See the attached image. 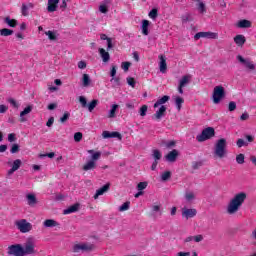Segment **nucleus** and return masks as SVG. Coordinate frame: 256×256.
<instances>
[{
  "label": "nucleus",
  "mask_w": 256,
  "mask_h": 256,
  "mask_svg": "<svg viewBox=\"0 0 256 256\" xmlns=\"http://www.w3.org/2000/svg\"><path fill=\"white\" fill-rule=\"evenodd\" d=\"M11 153H19V145L18 144H13L11 149H10Z\"/></svg>",
  "instance_id": "obj_50"
},
{
  "label": "nucleus",
  "mask_w": 256,
  "mask_h": 256,
  "mask_svg": "<svg viewBox=\"0 0 256 256\" xmlns=\"http://www.w3.org/2000/svg\"><path fill=\"white\" fill-rule=\"evenodd\" d=\"M21 13L24 17H27V15H29V7L27 6V4H22Z\"/></svg>",
  "instance_id": "obj_40"
},
{
  "label": "nucleus",
  "mask_w": 256,
  "mask_h": 256,
  "mask_svg": "<svg viewBox=\"0 0 256 256\" xmlns=\"http://www.w3.org/2000/svg\"><path fill=\"white\" fill-rule=\"evenodd\" d=\"M97 105H99V100L94 99L92 100L89 104H88V111L90 113H93V110L95 109V107H97Z\"/></svg>",
  "instance_id": "obj_35"
},
{
  "label": "nucleus",
  "mask_w": 256,
  "mask_h": 256,
  "mask_svg": "<svg viewBox=\"0 0 256 256\" xmlns=\"http://www.w3.org/2000/svg\"><path fill=\"white\" fill-rule=\"evenodd\" d=\"M45 35H47L48 39H50V41H57V35L55 34V32L49 30L45 32Z\"/></svg>",
  "instance_id": "obj_36"
},
{
  "label": "nucleus",
  "mask_w": 256,
  "mask_h": 256,
  "mask_svg": "<svg viewBox=\"0 0 256 256\" xmlns=\"http://www.w3.org/2000/svg\"><path fill=\"white\" fill-rule=\"evenodd\" d=\"M7 109H9L6 105H0V113H7Z\"/></svg>",
  "instance_id": "obj_63"
},
{
  "label": "nucleus",
  "mask_w": 256,
  "mask_h": 256,
  "mask_svg": "<svg viewBox=\"0 0 256 256\" xmlns=\"http://www.w3.org/2000/svg\"><path fill=\"white\" fill-rule=\"evenodd\" d=\"M69 117H71V114L69 112H65L63 117L60 118L61 123H65V121H68Z\"/></svg>",
  "instance_id": "obj_48"
},
{
  "label": "nucleus",
  "mask_w": 256,
  "mask_h": 256,
  "mask_svg": "<svg viewBox=\"0 0 256 256\" xmlns=\"http://www.w3.org/2000/svg\"><path fill=\"white\" fill-rule=\"evenodd\" d=\"M44 227H58L59 222L53 219H47L43 222Z\"/></svg>",
  "instance_id": "obj_30"
},
{
  "label": "nucleus",
  "mask_w": 256,
  "mask_h": 256,
  "mask_svg": "<svg viewBox=\"0 0 256 256\" xmlns=\"http://www.w3.org/2000/svg\"><path fill=\"white\" fill-rule=\"evenodd\" d=\"M123 71H129V68L131 67V63L130 62H123L121 65Z\"/></svg>",
  "instance_id": "obj_49"
},
{
  "label": "nucleus",
  "mask_w": 256,
  "mask_h": 256,
  "mask_svg": "<svg viewBox=\"0 0 256 256\" xmlns=\"http://www.w3.org/2000/svg\"><path fill=\"white\" fill-rule=\"evenodd\" d=\"M57 5H59V0H48V13H55L57 11Z\"/></svg>",
  "instance_id": "obj_15"
},
{
  "label": "nucleus",
  "mask_w": 256,
  "mask_h": 256,
  "mask_svg": "<svg viewBox=\"0 0 256 256\" xmlns=\"http://www.w3.org/2000/svg\"><path fill=\"white\" fill-rule=\"evenodd\" d=\"M148 185H149V183H147V182H140L137 185V190L138 191H143V190L147 189Z\"/></svg>",
  "instance_id": "obj_41"
},
{
  "label": "nucleus",
  "mask_w": 256,
  "mask_h": 256,
  "mask_svg": "<svg viewBox=\"0 0 256 256\" xmlns=\"http://www.w3.org/2000/svg\"><path fill=\"white\" fill-rule=\"evenodd\" d=\"M175 103H176L178 111H181V105H183V103H185V100L178 96L175 99Z\"/></svg>",
  "instance_id": "obj_37"
},
{
  "label": "nucleus",
  "mask_w": 256,
  "mask_h": 256,
  "mask_svg": "<svg viewBox=\"0 0 256 256\" xmlns=\"http://www.w3.org/2000/svg\"><path fill=\"white\" fill-rule=\"evenodd\" d=\"M153 158L155 159V161H159L161 160V157H163V155L161 154V151H159L158 149L153 150Z\"/></svg>",
  "instance_id": "obj_38"
},
{
  "label": "nucleus",
  "mask_w": 256,
  "mask_h": 256,
  "mask_svg": "<svg viewBox=\"0 0 256 256\" xmlns=\"http://www.w3.org/2000/svg\"><path fill=\"white\" fill-rule=\"evenodd\" d=\"M192 76L190 74L182 76V78L179 81V85L181 87H187L191 83Z\"/></svg>",
  "instance_id": "obj_20"
},
{
  "label": "nucleus",
  "mask_w": 256,
  "mask_h": 256,
  "mask_svg": "<svg viewBox=\"0 0 256 256\" xmlns=\"http://www.w3.org/2000/svg\"><path fill=\"white\" fill-rule=\"evenodd\" d=\"M4 23H6L9 27H17V20L11 19L10 17H6L4 19Z\"/></svg>",
  "instance_id": "obj_34"
},
{
  "label": "nucleus",
  "mask_w": 256,
  "mask_h": 256,
  "mask_svg": "<svg viewBox=\"0 0 256 256\" xmlns=\"http://www.w3.org/2000/svg\"><path fill=\"white\" fill-rule=\"evenodd\" d=\"M236 163H238V165H243V163H245V155L244 154L237 155Z\"/></svg>",
  "instance_id": "obj_39"
},
{
  "label": "nucleus",
  "mask_w": 256,
  "mask_h": 256,
  "mask_svg": "<svg viewBox=\"0 0 256 256\" xmlns=\"http://www.w3.org/2000/svg\"><path fill=\"white\" fill-rule=\"evenodd\" d=\"M79 211V204L76 203L72 206H70L68 209L64 210V215H69L71 213H77Z\"/></svg>",
  "instance_id": "obj_26"
},
{
  "label": "nucleus",
  "mask_w": 256,
  "mask_h": 256,
  "mask_svg": "<svg viewBox=\"0 0 256 256\" xmlns=\"http://www.w3.org/2000/svg\"><path fill=\"white\" fill-rule=\"evenodd\" d=\"M176 256H191V252H178Z\"/></svg>",
  "instance_id": "obj_64"
},
{
  "label": "nucleus",
  "mask_w": 256,
  "mask_h": 256,
  "mask_svg": "<svg viewBox=\"0 0 256 256\" xmlns=\"http://www.w3.org/2000/svg\"><path fill=\"white\" fill-rule=\"evenodd\" d=\"M110 49H113V42L111 41V38L107 39V51Z\"/></svg>",
  "instance_id": "obj_60"
},
{
  "label": "nucleus",
  "mask_w": 256,
  "mask_h": 256,
  "mask_svg": "<svg viewBox=\"0 0 256 256\" xmlns=\"http://www.w3.org/2000/svg\"><path fill=\"white\" fill-rule=\"evenodd\" d=\"M166 111H167V107H165V106L162 105V106L159 108V110L154 114L155 118L159 120V119H161L162 117H165Z\"/></svg>",
  "instance_id": "obj_25"
},
{
  "label": "nucleus",
  "mask_w": 256,
  "mask_h": 256,
  "mask_svg": "<svg viewBox=\"0 0 256 256\" xmlns=\"http://www.w3.org/2000/svg\"><path fill=\"white\" fill-rule=\"evenodd\" d=\"M245 199H247V194L245 192L236 194L228 203L226 209L228 215H235V213L241 209V205L245 203Z\"/></svg>",
  "instance_id": "obj_1"
},
{
  "label": "nucleus",
  "mask_w": 256,
  "mask_h": 256,
  "mask_svg": "<svg viewBox=\"0 0 256 256\" xmlns=\"http://www.w3.org/2000/svg\"><path fill=\"white\" fill-rule=\"evenodd\" d=\"M15 139H16L15 134L11 133V134L8 135V141L10 143H13V141H15Z\"/></svg>",
  "instance_id": "obj_62"
},
{
  "label": "nucleus",
  "mask_w": 256,
  "mask_h": 256,
  "mask_svg": "<svg viewBox=\"0 0 256 256\" xmlns=\"http://www.w3.org/2000/svg\"><path fill=\"white\" fill-rule=\"evenodd\" d=\"M60 9L62 11H65V9H67V0H63L61 5H60Z\"/></svg>",
  "instance_id": "obj_61"
},
{
  "label": "nucleus",
  "mask_w": 256,
  "mask_h": 256,
  "mask_svg": "<svg viewBox=\"0 0 256 256\" xmlns=\"http://www.w3.org/2000/svg\"><path fill=\"white\" fill-rule=\"evenodd\" d=\"M127 83L130 85V87H135V78L129 77L127 78Z\"/></svg>",
  "instance_id": "obj_56"
},
{
  "label": "nucleus",
  "mask_w": 256,
  "mask_h": 256,
  "mask_svg": "<svg viewBox=\"0 0 256 256\" xmlns=\"http://www.w3.org/2000/svg\"><path fill=\"white\" fill-rule=\"evenodd\" d=\"M14 225L20 231V233H29V231L33 230V224L28 222L27 219H20L14 222Z\"/></svg>",
  "instance_id": "obj_5"
},
{
  "label": "nucleus",
  "mask_w": 256,
  "mask_h": 256,
  "mask_svg": "<svg viewBox=\"0 0 256 256\" xmlns=\"http://www.w3.org/2000/svg\"><path fill=\"white\" fill-rule=\"evenodd\" d=\"M94 249H95V246L93 244H88V243H80V244H75L73 246L74 253H79V251H93Z\"/></svg>",
  "instance_id": "obj_9"
},
{
  "label": "nucleus",
  "mask_w": 256,
  "mask_h": 256,
  "mask_svg": "<svg viewBox=\"0 0 256 256\" xmlns=\"http://www.w3.org/2000/svg\"><path fill=\"white\" fill-rule=\"evenodd\" d=\"M159 59H160V62H159L160 72L167 73V60L165 59V56L160 55Z\"/></svg>",
  "instance_id": "obj_17"
},
{
  "label": "nucleus",
  "mask_w": 256,
  "mask_h": 256,
  "mask_svg": "<svg viewBox=\"0 0 256 256\" xmlns=\"http://www.w3.org/2000/svg\"><path fill=\"white\" fill-rule=\"evenodd\" d=\"M37 240L35 237L30 236L26 239L24 246H23V251H24V256L26 255H35L37 253Z\"/></svg>",
  "instance_id": "obj_3"
},
{
  "label": "nucleus",
  "mask_w": 256,
  "mask_h": 256,
  "mask_svg": "<svg viewBox=\"0 0 256 256\" xmlns=\"http://www.w3.org/2000/svg\"><path fill=\"white\" fill-rule=\"evenodd\" d=\"M102 137L104 138V139H111V138H117V139H119L120 141H121V139H122V136H121V133H119V132H109V131H104L103 133H102Z\"/></svg>",
  "instance_id": "obj_13"
},
{
  "label": "nucleus",
  "mask_w": 256,
  "mask_h": 256,
  "mask_svg": "<svg viewBox=\"0 0 256 256\" xmlns=\"http://www.w3.org/2000/svg\"><path fill=\"white\" fill-rule=\"evenodd\" d=\"M215 137V129L213 127H208L202 131L200 135L196 137L199 143H203V141H207Z\"/></svg>",
  "instance_id": "obj_6"
},
{
  "label": "nucleus",
  "mask_w": 256,
  "mask_h": 256,
  "mask_svg": "<svg viewBox=\"0 0 256 256\" xmlns=\"http://www.w3.org/2000/svg\"><path fill=\"white\" fill-rule=\"evenodd\" d=\"M193 239L195 243H201V241H203V235L199 234V235L193 236Z\"/></svg>",
  "instance_id": "obj_55"
},
{
  "label": "nucleus",
  "mask_w": 256,
  "mask_h": 256,
  "mask_svg": "<svg viewBox=\"0 0 256 256\" xmlns=\"http://www.w3.org/2000/svg\"><path fill=\"white\" fill-rule=\"evenodd\" d=\"M177 157H179V151L174 149L165 156V159L166 161H169V163H175V161H177Z\"/></svg>",
  "instance_id": "obj_12"
},
{
  "label": "nucleus",
  "mask_w": 256,
  "mask_h": 256,
  "mask_svg": "<svg viewBox=\"0 0 256 256\" xmlns=\"http://www.w3.org/2000/svg\"><path fill=\"white\" fill-rule=\"evenodd\" d=\"M26 199L30 207H35V205H37V197L35 194H27Z\"/></svg>",
  "instance_id": "obj_24"
},
{
  "label": "nucleus",
  "mask_w": 256,
  "mask_h": 256,
  "mask_svg": "<svg viewBox=\"0 0 256 256\" xmlns=\"http://www.w3.org/2000/svg\"><path fill=\"white\" fill-rule=\"evenodd\" d=\"M118 109H119V105H117V104L112 105L111 109L108 113V119H115V117H116L115 113H117Z\"/></svg>",
  "instance_id": "obj_27"
},
{
  "label": "nucleus",
  "mask_w": 256,
  "mask_h": 256,
  "mask_svg": "<svg viewBox=\"0 0 256 256\" xmlns=\"http://www.w3.org/2000/svg\"><path fill=\"white\" fill-rule=\"evenodd\" d=\"M33 111V106L26 107L21 113H20V123H25L27 119L24 117V115H29Z\"/></svg>",
  "instance_id": "obj_23"
},
{
  "label": "nucleus",
  "mask_w": 256,
  "mask_h": 256,
  "mask_svg": "<svg viewBox=\"0 0 256 256\" xmlns=\"http://www.w3.org/2000/svg\"><path fill=\"white\" fill-rule=\"evenodd\" d=\"M196 216H197V209L187 208V207L182 208V217H184V219H193V217H196Z\"/></svg>",
  "instance_id": "obj_11"
},
{
  "label": "nucleus",
  "mask_w": 256,
  "mask_h": 256,
  "mask_svg": "<svg viewBox=\"0 0 256 256\" xmlns=\"http://www.w3.org/2000/svg\"><path fill=\"white\" fill-rule=\"evenodd\" d=\"M251 21L249 20H240L238 21V23L236 24V27H238L239 29H249L251 28Z\"/></svg>",
  "instance_id": "obj_21"
},
{
  "label": "nucleus",
  "mask_w": 256,
  "mask_h": 256,
  "mask_svg": "<svg viewBox=\"0 0 256 256\" xmlns=\"http://www.w3.org/2000/svg\"><path fill=\"white\" fill-rule=\"evenodd\" d=\"M98 52L103 63H109L111 61V55L104 48H99Z\"/></svg>",
  "instance_id": "obj_14"
},
{
  "label": "nucleus",
  "mask_w": 256,
  "mask_h": 256,
  "mask_svg": "<svg viewBox=\"0 0 256 256\" xmlns=\"http://www.w3.org/2000/svg\"><path fill=\"white\" fill-rule=\"evenodd\" d=\"M148 15H149L150 19H157V15H158L157 8H153V9L149 12Z\"/></svg>",
  "instance_id": "obj_43"
},
{
  "label": "nucleus",
  "mask_w": 256,
  "mask_h": 256,
  "mask_svg": "<svg viewBox=\"0 0 256 256\" xmlns=\"http://www.w3.org/2000/svg\"><path fill=\"white\" fill-rule=\"evenodd\" d=\"M247 41V39L241 35L238 34L234 37V43L238 46V47H243V45H245V42Z\"/></svg>",
  "instance_id": "obj_19"
},
{
  "label": "nucleus",
  "mask_w": 256,
  "mask_h": 256,
  "mask_svg": "<svg viewBox=\"0 0 256 256\" xmlns=\"http://www.w3.org/2000/svg\"><path fill=\"white\" fill-rule=\"evenodd\" d=\"M95 167H97V164L95 163V161L90 160V161H88V162L83 166V170H84V171H91V169H95Z\"/></svg>",
  "instance_id": "obj_29"
},
{
  "label": "nucleus",
  "mask_w": 256,
  "mask_h": 256,
  "mask_svg": "<svg viewBox=\"0 0 256 256\" xmlns=\"http://www.w3.org/2000/svg\"><path fill=\"white\" fill-rule=\"evenodd\" d=\"M184 198L188 203H193V201H195L196 198L195 192L192 190H186Z\"/></svg>",
  "instance_id": "obj_18"
},
{
  "label": "nucleus",
  "mask_w": 256,
  "mask_h": 256,
  "mask_svg": "<svg viewBox=\"0 0 256 256\" xmlns=\"http://www.w3.org/2000/svg\"><path fill=\"white\" fill-rule=\"evenodd\" d=\"M81 139H83V133L76 132L74 134V141H76V143H79L81 141Z\"/></svg>",
  "instance_id": "obj_46"
},
{
  "label": "nucleus",
  "mask_w": 256,
  "mask_h": 256,
  "mask_svg": "<svg viewBox=\"0 0 256 256\" xmlns=\"http://www.w3.org/2000/svg\"><path fill=\"white\" fill-rule=\"evenodd\" d=\"M8 253L9 255H14V256H25V252L21 244H14L9 246Z\"/></svg>",
  "instance_id": "obj_8"
},
{
  "label": "nucleus",
  "mask_w": 256,
  "mask_h": 256,
  "mask_svg": "<svg viewBox=\"0 0 256 256\" xmlns=\"http://www.w3.org/2000/svg\"><path fill=\"white\" fill-rule=\"evenodd\" d=\"M214 156L218 159H223L227 157V140L221 138L217 140L215 147H214Z\"/></svg>",
  "instance_id": "obj_2"
},
{
  "label": "nucleus",
  "mask_w": 256,
  "mask_h": 256,
  "mask_svg": "<svg viewBox=\"0 0 256 256\" xmlns=\"http://www.w3.org/2000/svg\"><path fill=\"white\" fill-rule=\"evenodd\" d=\"M225 97V87H223L222 85L215 86L212 93L213 103L215 105H219V103H221V101H223Z\"/></svg>",
  "instance_id": "obj_4"
},
{
  "label": "nucleus",
  "mask_w": 256,
  "mask_h": 256,
  "mask_svg": "<svg viewBox=\"0 0 256 256\" xmlns=\"http://www.w3.org/2000/svg\"><path fill=\"white\" fill-rule=\"evenodd\" d=\"M228 109L229 111H235V109H237V104L234 101L230 102L228 105Z\"/></svg>",
  "instance_id": "obj_52"
},
{
  "label": "nucleus",
  "mask_w": 256,
  "mask_h": 256,
  "mask_svg": "<svg viewBox=\"0 0 256 256\" xmlns=\"http://www.w3.org/2000/svg\"><path fill=\"white\" fill-rule=\"evenodd\" d=\"M110 186H111L110 184H106L103 187H101L100 189H98L96 191V194L94 195V199H99V196L104 195L105 193H107V191H109Z\"/></svg>",
  "instance_id": "obj_22"
},
{
  "label": "nucleus",
  "mask_w": 256,
  "mask_h": 256,
  "mask_svg": "<svg viewBox=\"0 0 256 256\" xmlns=\"http://www.w3.org/2000/svg\"><path fill=\"white\" fill-rule=\"evenodd\" d=\"M22 164L23 162L21 161V159L14 160V162L12 163V168L8 170V175H13L15 171H18Z\"/></svg>",
  "instance_id": "obj_16"
},
{
  "label": "nucleus",
  "mask_w": 256,
  "mask_h": 256,
  "mask_svg": "<svg viewBox=\"0 0 256 256\" xmlns=\"http://www.w3.org/2000/svg\"><path fill=\"white\" fill-rule=\"evenodd\" d=\"M8 102H9L10 105H12L15 109H18V108H19V104H17V101H15V99L10 98V99L8 100Z\"/></svg>",
  "instance_id": "obj_53"
},
{
  "label": "nucleus",
  "mask_w": 256,
  "mask_h": 256,
  "mask_svg": "<svg viewBox=\"0 0 256 256\" xmlns=\"http://www.w3.org/2000/svg\"><path fill=\"white\" fill-rule=\"evenodd\" d=\"M237 61L241 63V65H244L246 69H249L250 71H255V64H253V61L249 58H244L241 55L237 56Z\"/></svg>",
  "instance_id": "obj_10"
},
{
  "label": "nucleus",
  "mask_w": 256,
  "mask_h": 256,
  "mask_svg": "<svg viewBox=\"0 0 256 256\" xmlns=\"http://www.w3.org/2000/svg\"><path fill=\"white\" fill-rule=\"evenodd\" d=\"M236 145H237V147L241 148V147L247 145V143L243 139H238L236 142Z\"/></svg>",
  "instance_id": "obj_54"
},
{
  "label": "nucleus",
  "mask_w": 256,
  "mask_h": 256,
  "mask_svg": "<svg viewBox=\"0 0 256 256\" xmlns=\"http://www.w3.org/2000/svg\"><path fill=\"white\" fill-rule=\"evenodd\" d=\"M151 22L149 20H143L142 21V33L143 35H149V25Z\"/></svg>",
  "instance_id": "obj_28"
},
{
  "label": "nucleus",
  "mask_w": 256,
  "mask_h": 256,
  "mask_svg": "<svg viewBox=\"0 0 256 256\" xmlns=\"http://www.w3.org/2000/svg\"><path fill=\"white\" fill-rule=\"evenodd\" d=\"M0 35L2 37H9V36L13 35V30H11L9 28L0 29Z\"/></svg>",
  "instance_id": "obj_33"
},
{
  "label": "nucleus",
  "mask_w": 256,
  "mask_h": 256,
  "mask_svg": "<svg viewBox=\"0 0 256 256\" xmlns=\"http://www.w3.org/2000/svg\"><path fill=\"white\" fill-rule=\"evenodd\" d=\"M161 179L162 181H168V179H171V173L169 171L162 173Z\"/></svg>",
  "instance_id": "obj_45"
},
{
  "label": "nucleus",
  "mask_w": 256,
  "mask_h": 256,
  "mask_svg": "<svg viewBox=\"0 0 256 256\" xmlns=\"http://www.w3.org/2000/svg\"><path fill=\"white\" fill-rule=\"evenodd\" d=\"M79 101H80L82 107H87V99L85 98V96H80Z\"/></svg>",
  "instance_id": "obj_51"
},
{
  "label": "nucleus",
  "mask_w": 256,
  "mask_h": 256,
  "mask_svg": "<svg viewBox=\"0 0 256 256\" xmlns=\"http://www.w3.org/2000/svg\"><path fill=\"white\" fill-rule=\"evenodd\" d=\"M99 11H100V13H107L109 11V9L107 8L106 5H100Z\"/></svg>",
  "instance_id": "obj_58"
},
{
  "label": "nucleus",
  "mask_w": 256,
  "mask_h": 256,
  "mask_svg": "<svg viewBox=\"0 0 256 256\" xmlns=\"http://www.w3.org/2000/svg\"><path fill=\"white\" fill-rule=\"evenodd\" d=\"M130 205H131V202H125L123 205L119 207V211L120 212L128 211Z\"/></svg>",
  "instance_id": "obj_44"
},
{
  "label": "nucleus",
  "mask_w": 256,
  "mask_h": 256,
  "mask_svg": "<svg viewBox=\"0 0 256 256\" xmlns=\"http://www.w3.org/2000/svg\"><path fill=\"white\" fill-rule=\"evenodd\" d=\"M147 105H142L141 108L139 109V113L141 117H145L147 115Z\"/></svg>",
  "instance_id": "obj_42"
},
{
  "label": "nucleus",
  "mask_w": 256,
  "mask_h": 256,
  "mask_svg": "<svg viewBox=\"0 0 256 256\" xmlns=\"http://www.w3.org/2000/svg\"><path fill=\"white\" fill-rule=\"evenodd\" d=\"M198 9H199L200 13H205L207 11L206 8H205V4L203 2L199 3V8Z\"/></svg>",
  "instance_id": "obj_57"
},
{
  "label": "nucleus",
  "mask_w": 256,
  "mask_h": 256,
  "mask_svg": "<svg viewBox=\"0 0 256 256\" xmlns=\"http://www.w3.org/2000/svg\"><path fill=\"white\" fill-rule=\"evenodd\" d=\"M169 101V96L165 95L162 98L158 99L157 102L154 104V108L159 107L160 105H165Z\"/></svg>",
  "instance_id": "obj_31"
},
{
  "label": "nucleus",
  "mask_w": 256,
  "mask_h": 256,
  "mask_svg": "<svg viewBox=\"0 0 256 256\" xmlns=\"http://www.w3.org/2000/svg\"><path fill=\"white\" fill-rule=\"evenodd\" d=\"M219 39V34L217 32H198L194 35L195 41L199 39Z\"/></svg>",
  "instance_id": "obj_7"
},
{
  "label": "nucleus",
  "mask_w": 256,
  "mask_h": 256,
  "mask_svg": "<svg viewBox=\"0 0 256 256\" xmlns=\"http://www.w3.org/2000/svg\"><path fill=\"white\" fill-rule=\"evenodd\" d=\"M91 161H99V159H101V152H95L94 154H92V157H91Z\"/></svg>",
  "instance_id": "obj_47"
},
{
  "label": "nucleus",
  "mask_w": 256,
  "mask_h": 256,
  "mask_svg": "<svg viewBox=\"0 0 256 256\" xmlns=\"http://www.w3.org/2000/svg\"><path fill=\"white\" fill-rule=\"evenodd\" d=\"M82 85L83 87H89V85H91V78L89 77V74H83Z\"/></svg>",
  "instance_id": "obj_32"
},
{
  "label": "nucleus",
  "mask_w": 256,
  "mask_h": 256,
  "mask_svg": "<svg viewBox=\"0 0 256 256\" xmlns=\"http://www.w3.org/2000/svg\"><path fill=\"white\" fill-rule=\"evenodd\" d=\"M87 67V63L85 61H79L78 62V68L79 69H85Z\"/></svg>",
  "instance_id": "obj_59"
}]
</instances>
